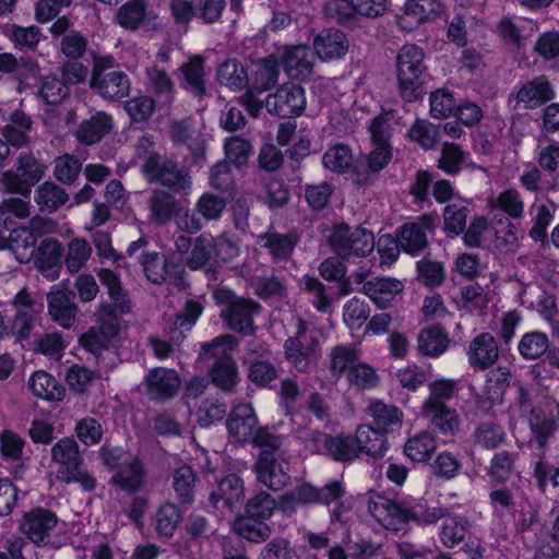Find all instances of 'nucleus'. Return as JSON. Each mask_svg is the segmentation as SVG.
<instances>
[{"label":"nucleus","instance_id":"f257e3e1","mask_svg":"<svg viewBox=\"0 0 559 559\" xmlns=\"http://www.w3.org/2000/svg\"><path fill=\"white\" fill-rule=\"evenodd\" d=\"M424 50L416 45H405L397 56V79L404 100L416 102L425 94L424 84L427 68L424 64Z\"/></svg>","mask_w":559,"mask_h":559},{"label":"nucleus","instance_id":"f03ea898","mask_svg":"<svg viewBox=\"0 0 559 559\" xmlns=\"http://www.w3.org/2000/svg\"><path fill=\"white\" fill-rule=\"evenodd\" d=\"M258 419L250 404H240L235 407L227 421L229 435L238 442H252L265 448L280 447L278 439L264 428H257Z\"/></svg>","mask_w":559,"mask_h":559},{"label":"nucleus","instance_id":"7ed1b4c3","mask_svg":"<svg viewBox=\"0 0 559 559\" xmlns=\"http://www.w3.org/2000/svg\"><path fill=\"white\" fill-rule=\"evenodd\" d=\"M213 297L217 304L226 306L221 314L229 329L246 335L254 332L253 316L260 311L258 304L252 300L237 298L226 287L215 288Z\"/></svg>","mask_w":559,"mask_h":559},{"label":"nucleus","instance_id":"20e7f679","mask_svg":"<svg viewBox=\"0 0 559 559\" xmlns=\"http://www.w3.org/2000/svg\"><path fill=\"white\" fill-rule=\"evenodd\" d=\"M102 456L109 468H117L111 477L114 485L128 492H134L144 487L146 472L139 457L130 456L118 464L122 457V450L118 448L102 450Z\"/></svg>","mask_w":559,"mask_h":559},{"label":"nucleus","instance_id":"39448f33","mask_svg":"<svg viewBox=\"0 0 559 559\" xmlns=\"http://www.w3.org/2000/svg\"><path fill=\"white\" fill-rule=\"evenodd\" d=\"M372 150L365 155L368 169L379 173L384 169L392 159V146L390 143L391 127L383 116H377L369 126Z\"/></svg>","mask_w":559,"mask_h":559},{"label":"nucleus","instance_id":"423d86ee","mask_svg":"<svg viewBox=\"0 0 559 559\" xmlns=\"http://www.w3.org/2000/svg\"><path fill=\"white\" fill-rule=\"evenodd\" d=\"M438 223L437 213H426L416 221L400 226L396 238L400 240L401 248L412 255L421 252L428 246L426 230H433Z\"/></svg>","mask_w":559,"mask_h":559},{"label":"nucleus","instance_id":"0eeeda50","mask_svg":"<svg viewBox=\"0 0 559 559\" xmlns=\"http://www.w3.org/2000/svg\"><path fill=\"white\" fill-rule=\"evenodd\" d=\"M406 504L380 493H371L367 500V510L385 530L399 532L406 525Z\"/></svg>","mask_w":559,"mask_h":559},{"label":"nucleus","instance_id":"6e6552de","mask_svg":"<svg viewBox=\"0 0 559 559\" xmlns=\"http://www.w3.org/2000/svg\"><path fill=\"white\" fill-rule=\"evenodd\" d=\"M39 222L32 221L29 226L12 229L9 236L0 230V249H9L21 262H29L35 254V246L39 237Z\"/></svg>","mask_w":559,"mask_h":559},{"label":"nucleus","instance_id":"1a4fd4ad","mask_svg":"<svg viewBox=\"0 0 559 559\" xmlns=\"http://www.w3.org/2000/svg\"><path fill=\"white\" fill-rule=\"evenodd\" d=\"M43 175L44 166L35 157L22 155L16 169L3 174L2 182L8 191L26 195Z\"/></svg>","mask_w":559,"mask_h":559},{"label":"nucleus","instance_id":"9d476101","mask_svg":"<svg viewBox=\"0 0 559 559\" xmlns=\"http://www.w3.org/2000/svg\"><path fill=\"white\" fill-rule=\"evenodd\" d=\"M306 106L304 90L294 83L282 85L266 98V109L270 114L282 118L299 115Z\"/></svg>","mask_w":559,"mask_h":559},{"label":"nucleus","instance_id":"9b49d317","mask_svg":"<svg viewBox=\"0 0 559 559\" xmlns=\"http://www.w3.org/2000/svg\"><path fill=\"white\" fill-rule=\"evenodd\" d=\"M145 178L153 182H160L175 192L188 194L191 188V180L188 174L177 168L171 160H162L154 167V160L151 159L147 166H143Z\"/></svg>","mask_w":559,"mask_h":559},{"label":"nucleus","instance_id":"f8f14e48","mask_svg":"<svg viewBox=\"0 0 559 559\" xmlns=\"http://www.w3.org/2000/svg\"><path fill=\"white\" fill-rule=\"evenodd\" d=\"M554 97L551 84L546 76L540 75L524 83L518 92L510 94L509 104L515 102L514 108L522 105L524 109H536Z\"/></svg>","mask_w":559,"mask_h":559},{"label":"nucleus","instance_id":"ddd939ff","mask_svg":"<svg viewBox=\"0 0 559 559\" xmlns=\"http://www.w3.org/2000/svg\"><path fill=\"white\" fill-rule=\"evenodd\" d=\"M57 523V516L52 512L37 508L23 515L20 530L34 544L45 545Z\"/></svg>","mask_w":559,"mask_h":559},{"label":"nucleus","instance_id":"4468645a","mask_svg":"<svg viewBox=\"0 0 559 559\" xmlns=\"http://www.w3.org/2000/svg\"><path fill=\"white\" fill-rule=\"evenodd\" d=\"M269 349L264 345H251L243 357L248 379L258 386H269L277 378L275 367L265 358Z\"/></svg>","mask_w":559,"mask_h":559},{"label":"nucleus","instance_id":"2eb2a0df","mask_svg":"<svg viewBox=\"0 0 559 559\" xmlns=\"http://www.w3.org/2000/svg\"><path fill=\"white\" fill-rule=\"evenodd\" d=\"M111 312L108 307H102L97 313L99 331L92 329L81 336L80 343L86 350L98 355L106 347L107 341L117 334L119 324Z\"/></svg>","mask_w":559,"mask_h":559},{"label":"nucleus","instance_id":"dca6fc26","mask_svg":"<svg viewBox=\"0 0 559 559\" xmlns=\"http://www.w3.org/2000/svg\"><path fill=\"white\" fill-rule=\"evenodd\" d=\"M469 365L478 370L491 367L499 358V347L492 334L484 332L475 336L468 346Z\"/></svg>","mask_w":559,"mask_h":559},{"label":"nucleus","instance_id":"f3484780","mask_svg":"<svg viewBox=\"0 0 559 559\" xmlns=\"http://www.w3.org/2000/svg\"><path fill=\"white\" fill-rule=\"evenodd\" d=\"M420 415L442 436L454 437L460 430L459 413L450 406H421Z\"/></svg>","mask_w":559,"mask_h":559},{"label":"nucleus","instance_id":"a211bd4d","mask_svg":"<svg viewBox=\"0 0 559 559\" xmlns=\"http://www.w3.org/2000/svg\"><path fill=\"white\" fill-rule=\"evenodd\" d=\"M254 471L258 480L272 490L282 489L287 484L288 474L283 464L277 462L267 450L260 453Z\"/></svg>","mask_w":559,"mask_h":559},{"label":"nucleus","instance_id":"6ab92c4d","mask_svg":"<svg viewBox=\"0 0 559 559\" xmlns=\"http://www.w3.org/2000/svg\"><path fill=\"white\" fill-rule=\"evenodd\" d=\"M312 335H308L299 324L297 336L289 338L285 343V355L287 360L299 371H306L312 361Z\"/></svg>","mask_w":559,"mask_h":559},{"label":"nucleus","instance_id":"aec40b11","mask_svg":"<svg viewBox=\"0 0 559 559\" xmlns=\"http://www.w3.org/2000/svg\"><path fill=\"white\" fill-rule=\"evenodd\" d=\"M348 49L349 41L341 29L326 28L317 35V58L323 61L341 59Z\"/></svg>","mask_w":559,"mask_h":559},{"label":"nucleus","instance_id":"412c9836","mask_svg":"<svg viewBox=\"0 0 559 559\" xmlns=\"http://www.w3.org/2000/svg\"><path fill=\"white\" fill-rule=\"evenodd\" d=\"M91 85L102 97L108 99L122 98L130 91L129 79L120 71L93 73Z\"/></svg>","mask_w":559,"mask_h":559},{"label":"nucleus","instance_id":"4be33fe9","mask_svg":"<svg viewBox=\"0 0 559 559\" xmlns=\"http://www.w3.org/2000/svg\"><path fill=\"white\" fill-rule=\"evenodd\" d=\"M449 345L448 333L440 325L425 328L417 335L416 349L425 357H439L449 348Z\"/></svg>","mask_w":559,"mask_h":559},{"label":"nucleus","instance_id":"5701e85b","mask_svg":"<svg viewBox=\"0 0 559 559\" xmlns=\"http://www.w3.org/2000/svg\"><path fill=\"white\" fill-rule=\"evenodd\" d=\"M147 390L154 399H168L176 394L180 379L176 371L166 368L153 369L146 377Z\"/></svg>","mask_w":559,"mask_h":559},{"label":"nucleus","instance_id":"b1692460","mask_svg":"<svg viewBox=\"0 0 559 559\" xmlns=\"http://www.w3.org/2000/svg\"><path fill=\"white\" fill-rule=\"evenodd\" d=\"M48 311L60 325L70 328L76 314V307L71 292L67 289L52 290L48 295Z\"/></svg>","mask_w":559,"mask_h":559},{"label":"nucleus","instance_id":"393cba45","mask_svg":"<svg viewBox=\"0 0 559 559\" xmlns=\"http://www.w3.org/2000/svg\"><path fill=\"white\" fill-rule=\"evenodd\" d=\"M112 118L104 111H98L88 120L80 123L75 138L80 143L92 145L99 142L112 129Z\"/></svg>","mask_w":559,"mask_h":559},{"label":"nucleus","instance_id":"a878e982","mask_svg":"<svg viewBox=\"0 0 559 559\" xmlns=\"http://www.w3.org/2000/svg\"><path fill=\"white\" fill-rule=\"evenodd\" d=\"M435 14L436 3L433 0H409L405 3L404 12L399 16L397 24L401 29L412 32Z\"/></svg>","mask_w":559,"mask_h":559},{"label":"nucleus","instance_id":"bb28decb","mask_svg":"<svg viewBox=\"0 0 559 559\" xmlns=\"http://www.w3.org/2000/svg\"><path fill=\"white\" fill-rule=\"evenodd\" d=\"M35 265L49 281H55L60 275V245L57 240H44L35 255Z\"/></svg>","mask_w":559,"mask_h":559},{"label":"nucleus","instance_id":"cd10ccee","mask_svg":"<svg viewBox=\"0 0 559 559\" xmlns=\"http://www.w3.org/2000/svg\"><path fill=\"white\" fill-rule=\"evenodd\" d=\"M310 55V49L302 45L285 47L281 57L287 74L295 79L309 76L312 72Z\"/></svg>","mask_w":559,"mask_h":559},{"label":"nucleus","instance_id":"c85d7f7f","mask_svg":"<svg viewBox=\"0 0 559 559\" xmlns=\"http://www.w3.org/2000/svg\"><path fill=\"white\" fill-rule=\"evenodd\" d=\"M362 288L379 308H386L403 290V284L395 278H376L366 282Z\"/></svg>","mask_w":559,"mask_h":559},{"label":"nucleus","instance_id":"c756f323","mask_svg":"<svg viewBox=\"0 0 559 559\" xmlns=\"http://www.w3.org/2000/svg\"><path fill=\"white\" fill-rule=\"evenodd\" d=\"M16 308L14 329L20 338H27L38 309L25 289L20 290L13 301Z\"/></svg>","mask_w":559,"mask_h":559},{"label":"nucleus","instance_id":"7c9ffc66","mask_svg":"<svg viewBox=\"0 0 559 559\" xmlns=\"http://www.w3.org/2000/svg\"><path fill=\"white\" fill-rule=\"evenodd\" d=\"M528 425L537 448L544 450L555 436L559 425L554 416L540 408H533L528 417Z\"/></svg>","mask_w":559,"mask_h":559},{"label":"nucleus","instance_id":"2f4dec72","mask_svg":"<svg viewBox=\"0 0 559 559\" xmlns=\"http://www.w3.org/2000/svg\"><path fill=\"white\" fill-rule=\"evenodd\" d=\"M474 445L487 451H493L500 448L507 440V432L502 425L493 420L479 423L473 433Z\"/></svg>","mask_w":559,"mask_h":559},{"label":"nucleus","instance_id":"473e14b6","mask_svg":"<svg viewBox=\"0 0 559 559\" xmlns=\"http://www.w3.org/2000/svg\"><path fill=\"white\" fill-rule=\"evenodd\" d=\"M449 514V509L437 504H429L424 499H418L406 504V524L409 521L418 525H433Z\"/></svg>","mask_w":559,"mask_h":559},{"label":"nucleus","instance_id":"72a5a7b5","mask_svg":"<svg viewBox=\"0 0 559 559\" xmlns=\"http://www.w3.org/2000/svg\"><path fill=\"white\" fill-rule=\"evenodd\" d=\"M243 497L242 480L236 475H227L219 481L217 490L211 493V501L215 507L223 502V506L234 509L242 503Z\"/></svg>","mask_w":559,"mask_h":559},{"label":"nucleus","instance_id":"f704fd0d","mask_svg":"<svg viewBox=\"0 0 559 559\" xmlns=\"http://www.w3.org/2000/svg\"><path fill=\"white\" fill-rule=\"evenodd\" d=\"M322 448L333 460L343 463L353 462L359 456L355 437L349 435L324 436Z\"/></svg>","mask_w":559,"mask_h":559},{"label":"nucleus","instance_id":"c9c22d12","mask_svg":"<svg viewBox=\"0 0 559 559\" xmlns=\"http://www.w3.org/2000/svg\"><path fill=\"white\" fill-rule=\"evenodd\" d=\"M28 388L35 396L49 402L62 401L66 395L64 388L45 371L34 372L28 380Z\"/></svg>","mask_w":559,"mask_h":559},{"label":"nucleus","instance_id":"e433bc0d","mask_svg":"<svg viewBox=\"0 0 559 559\" xmlns=\"http://www.w3.org/2000/svg\"><path fill=\"white\" fill-rule=\"evenodd\" d=\"M355 440L358 447V454L366 453L372 457H381L386 450V438L384 433L369 425H360L355 432Z\"/></svg>","mask_w":559,"mask_h":559},{"label":"nucleus","instance_id":"4c0bfd02","mask_svg":"<svg viewBox=\"0 0 559 559\" xmlns=\"http://www.w3.org/2000/svg\"><path fill=\"white\" fill-rule=\"evenodd\" d=\"M469 528L471 522L466 516L448 514L439 531L440 542L445 548L452 549L465 539Z\"/></svg>","mask_w":559,"mask_h":559},{"label":"nucleus","instance_id":"58836bf2","mask_svg":"<svg viewBox=\"0 0 559 559\" xmlns=\"http://www.w3.org/2000/svg\"><path fill=\"white\" fill-rule=\"evenodd\" d=\"M516 452L501 451L489 462L487 476L497 484H506L515 472Z\"/></svg>","mask_w":559,"mask_h":559},{"label":"nucleus","instance_id":"ea45409f","mask_svg":"<svg viewBox=\"0 0 559 559\" xmlns=\"http://www.w3.org/2000/svg\"><path fill=\"white\" fill-rule=\"evenodd\" d=\"M369 413L376 425L385 430H395L401 427L403 413L395 405H389L382 401L372 402L369 405Z\"/></svg>","mask_w":559,"mask_h":559},{"label":"nucleus","instance_id":"a19ab883","mask_svg":"<svg viewBox=\"0 0 559 559\" xmlns=\"http://www.w3.org/2000/svg\"><path fill=\"white\" fill-rule=\"evenodd\" d=\"M436 449L437 440L433 433L421 431L405 443L404 452L414 462H426Z\"/></svg>","mask_w":559,"mask_h":559},{"label":"nucleus","instance_id":"79ce46f5","mask_svg":"<svg viewBox=\"0 0 559 559\" xmlns=\"http://www.w3.org/2000/svg\"><path fill=\"white\" fill-rule=\"evenodd\" d=\"M429 395L421 406H449L459 391V381L453 379H437L428 384Z\"/></svg>","mask_w":559,"mask_h":559},{"label":"nucleus","instance_id":"37998d69","mask_svg":"<svg viewBox=\"0 0 559 559\" xmlns=\"http://www.w3.org/2000/svg\"><path fill=\"white\" fill-rule=\"evenodd\" d=\"M36 203L41 211L55 212L69 200L66 190L52 182H44L36 190Z\"/></svg>","mask_w":559,"mask_h":559},{"label":"nucleus","instance_id":"c03bdc74","mask_svg":"<svg viewBox=\"0 0 559 559\" xmlns=\"http://www.w3.org/2000/svg\"><path fill=\"white\" fill-rule=\"evenodd\" d=\"M52 460L60 465L59 469H71L79 467L81 457L79 447L73 439L63 438L51 448Z\"/></svg>","mask_w":559,"mask_h":559},{"label":"nucleus","instance_id":"a18cd8bd","mask_svg":"<svg viewBox=\"0 0 559 559\" xmlns=\"http://www.w3.org/2000/svg\"><path fill=\"white\" fill-rule=\"evenodd\" d=\"M490 207L498 209L514 219H519L524 214V201L521 193L514 189H506L499 193L496 199L490 200Z\"/></svg>","mask_w":559,"mask_h":559},{"label":"nucleus","instance_id":"49530a36","mask_svg":"<svg viewBox=\"0 0 559 559\" xmlns=\"http://www.w3.org/2000/svg\"><path fill=\"white\" fill-rule=\"evenodd\" d=\"M98 277L104 286L107 287L108 294L114 304V312L126 313L131 310L129 299L123 294L118 276L109 270H100Z\"/></svg>","mask_w":559,"mask_h":559},{"label":"nucleus","instance_id":"de8ad7c7","mask_svg":"<svg viewBox=\"0 0 559 559\" xmlns=\"http://www.w3.org/2000/svg\"><path fill=\"white\" fill-rule=\"evenodd\" d=\"M145 15V0H129L118 10L117 22L126 29L135 31L144 21Z\"/></svg>","mask_w":559,"mask_h":559},{"label":"nucleus","instance_id":"09e8293b","mask_svg":"<svg viewBox=\"0 0 559 559\" xmlns=\"http://www.w3.org/2000/svg\"><path fill=\"white\" fill-rule=\"evenodd\" d=\"M32 121L22 111H15L4 129V136L12 146L21 147L28 141Z\"/></svg>","mask_w":559,"mask_h":559},{"label":"nucleus","instance_id":"8fccbe9b","mask_svg":"<svg viewBox=\"0 0 559 559\" xmlns=\"http://www.w3.org/2000/svg\"><path fill=\"white\" fill-rule=\"evenodd\" d=\"M466 158L465 152L460 145L451 142H444L438 159V168L445 174L455 176L462 170V165Z\"/></svg>","mask_w":559,"mask_h":559},{"label":"nucleus","instance_id":"3c124183","mask_svg":"<svg viewBox=\"0 0 559 559\" xmlns=\"http://www.w3.org/2000/svg\"><path fill=\"white\" fill-rule=\"evenodd\" d=\"M323 166L334 173H346L353 164V153L348 145L337 143L331 146L322 157Z\"/></svg>","mask_w":559,"mask_h":559},{"label":"nucleus","instance_id":"603ef678","mask_svg":"<svg viewBox=\"0 0 559 559\" xmlns=\"http://www.w3.org/2000/svg\"><path fill=\"white\" fill-rule=\"evenodd\" d=\"M548 348V336L537 331L524 334L518 346L520 355L530 360L542 357Z\"/></svg>","mask_w":559,"mask_h":559},{"label":"nucleus","instance_id":"864d4df0","mask_svg":"<svg viewBox=\"0 0 559 559\" xmlns=\"http://www.w3.org/2000/svg\"><path fill=\"white\" fill-rule=\"evenodd\" d=\"M215 385L223 390H231L238 382V368L233 358L216 360L211 371Z\"/></svg>","mask_w":559,"mask_h":559},{"label":"nucleus","instance_id":"5fc2aeb1","mask_svg":"<svg viewBox=\"0 0 559 559\" xmlns=\"http://www.w3.org/2000/svg\"><path fill=\"white\" fill-rule=\"evenodd\" d=\"M258 242L267 248L274 259H285L292 253L296 239L292 235L265 234L258 236Z\"/></svg>","mask_w":559,"mask_h":559},{"label":"nucleus","instance_id":"6e6d98bb","mask_svg":"<svg viewBox=\"0 0 559 559\" xmlns=\"http://www.w3.org/2000/svg\"><path fill=\"white\" fill-rule=\"evenodd\" d=\"M412 141L418 143L425 150H431L436 146L439 138L438 127L428 120L417 119L408 130Z\"/></svg>","mask_w":559,"mask_h":559},{"label":"nucleus","instance_id":"4d7b16f0","mask_svg":"<svg viewBox=\"0 0 559 559\" xmlns=\"http://www.w3.org/2000/svg\"><path fill=\"white\" fill-rule=\"evenodd\" d=\"M91 254L92 248L85 240H71L68 245L64 259L68 271L71 273H78L88 261Z\"/></svg>","mask_w":559,"mask_h":559},{"label":"nucleus","instance_id":"13d9d810","mask_svg":"<svg viewBox=\"0 0 559 559\" xmlns=\"http://www.w3.org/2000/svg\"><path fill=\"white\" fill-rule=\"evenodd\" d=\"M82 169L81 162L70 154H64L55 159L53 176L63 185H72L78 179Z\"/></svg>","mask_w":559,"mask_h":559},{"label":"nucleus","instance_id":"bf43d9fd","mask_svg":"<svg viewBox=\"0 0 559 559\" xmlns=\"http://www.w3.org/2000/svg\"><path fill=\"white\" fill-rule=\"evenodd\" d=\"M217 76L223 85L234 91L240 90L247 84L246 70L235 60L224 62L218 69Z\"/></svg>","mask_w":559,"mask_h":559},{"label":"nucleus","instance_id":"052dcab7","mask_svg":"<svg viewBox=\"0 0 559 559\" xmlns=\"http://www.w3.org/2000/svg\"><path fill=\"white\" fill-rule=\"evenodd\" d=\"M177 211V202L174 197L165 191L154 193L151 201V217L155 222H168Z\"/></svg>","mask_w":559,"mask_h":559},{"label":"nucleus","instance_id":"680f3d73","mask_svg":"<svg viewBox=\"0 0 559 559\" xmlns=\"http://www.w3.org/2000/svg\"><path fill=\"white\" fill-rule=\"evenodd\" d=\"M188 87L197 94L204 93V68L203 59L194 56L180 68Z\"/></svg>","mask_w":559,"mask_h":559},{"label":"nucleus","instance_id":"e2e57ef3","mask_svg":"<svg viewBox=\"0 0 559 559\" xmlns=\"http://www.w3.org/2000/svg\"><path fill=\"white\" fill-rule=\"evenodd\" d=\"M359 354V350L353 346L334 347L330 354L331 370L334 373H343L346 370L349 372V369L358 362Z\"/></svg>","mask_w":559,"mask_h":559},{"label":"nucleus","instance_id":"0e129e2a","mask_svg":"<svg viewBox=\"0 0 559 559\" xmlns=\"http://www.w3.org/2000/svg\"><path fill=\"white\" fill-rule=\"evenodd\" d=\"M195 207L205 221H217L226 209V201L222 197L206 192L199 198Z\"/></svg>","mask_w":559,"mask_h":559},{"label":"nucleus","instance_id":"69168bd1","mask_svg":"<svg viewBox=\"0 0 559 559\" xmlns=\"http://www.w3.org/2000/svg\"><path fill=\"white\" fill-rule=\"evenodd\" d=\"M373 248V234L365 228H356L352 231L345 258H349L352 255L366 257L372 252Z\"/></svg>","mask_w":559,"mask_h":559},{"label":"nucleus","instance_id":"338daca9","mask_svg":"<svg viewBox=\"0 0 559 559\" xmlns=\"http://www.w3.org/2000/svg\"><path fill=\"white\" fill-rule=\"evenodd\" d=\"M516 533L528 532L537 522L538 513L528 501H521L510 511Z\"/></svg>","mask_w":559,"mask_h":559},{"label":"nucleus","instance_id":"774afa93","mask_svg":"<svg viewBox=\"0 0 559 559\" xmlns=\"http://www.w3.org/2000/svg\"><path fill=\"white\" fill-rule=\"evenodd\" d=\"M214 250L213 240L201 236L195 239L191 252L186 258V263L191 270L203 267L211 259Z\"/></svg>","mask_w":559,"mask_h":559}]
</instances>
